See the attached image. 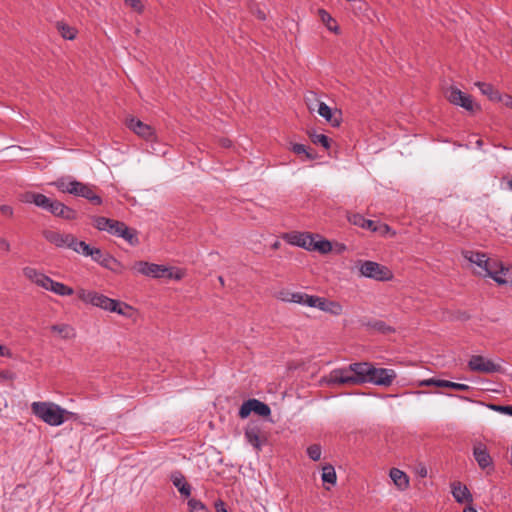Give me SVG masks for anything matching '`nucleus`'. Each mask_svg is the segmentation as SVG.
Here are the masks:
<instances>
[{"label": "nucleus", "mask_w": 512, "mask_h": 512, "mask_svg": "<svg viewBox=\"0 0 512 512\" xmlns=\"http://www.w3.org/2000/svg\"><path fill=\"white\" fill-rule=\"evenodd\" d=\"M395 370L377 368L369 362L351 363L347 367L330 372L328 382L338 385H361L365 383L389 387L396 379Z\"/></svg>", "instance_id": "nucleus-1"}, {"label": "nucleus", "mask_w": 512, "mask_h": 512, "mask_svg": "<svg viewBox=\"0 0 512 512\" xmlns=\"http://www.w3.org/2000/svg\"><path fill=\"white\" fill-rule=\"evenodd\" d=\"M78 298L85 304L101 308L105 311L115 312L119 315L130 316L132 307L120 301L111 299L103 294L93 290L79 289L77 291Z\"/></svg>", "instance_id": "nucleus-2"}, {"label": "nucleus", "mask_w": 512, "mask_h": 512, "mask_svg": "<svg viewBox=\"0 0 512 512\" xmlns=\"http://www.w3.org/2000/svg\"><path fill=\"white\" fill-rule=\"evenodd\" d=\"M31 410L36 417L50 426H60L65 422L66 415H72L71 412L53 402H33Z\"/></svg>", "instance_id": "nucleus-3"}, {"label": "nucleus", "mask_w": 512, "mask_h": 512, "mask_svg": "<svg viewBox=\"0 0 512 512\" xmlns=\"http://www.w3.org/2000/svg\"><path fill=\"white\" fill-rule=\"evenodd\" d=\"M132 270L138 274L153 278H168L179 280L182 278L180 271H173V269L155 263L146 261H137L133 264Z\"/></svg>", "instance_id": "nucleus-4"}, {"label": "nucleus", "mask_w": 512, "mask_h": 512, "mask_svg": "<svg viewBox=\"0 0 512 512\" xmlns=\"http://www.w3.org/2000/svg\"><path fill=\"white\" fill-rule=\"evenodd\" d=\"M359 264L360 274L366 278H371L376 281H389L393 278L392 271L377 262L366 260L361 261Z\"/></svg>", "instance_id": "nucleus-5"}, {"label": "nucleus", "mask_w": 512, "mask_h": 512, "mask_svg": "<svg viewBox=\"0 0 512 512\" xmlns=\"http://www.w3.org/2000/svg\"><path fill=\"white\" fill-rule=\"evenodd\" d=\"M468 368L472 372L492 374L502 370L500 362H495L481 355H473L468 361Z\"/></svg>", "instance_id": "nucleus-6"}, {"label": "nucleus", "mask_w": 512, "mask_h": 512, "mask_svg": "<svg viewBox=\"0 0 512 512\" xmlns=\"http://www.w3.org/2000/svg\"><path fill=\"white\" fill-rule=\"evenodd\" d=\"M307 300L308 307L317 308L331 315L339 316L343 312V306L337 301L328 300L324 297L314 295H310Z\"/></svg>", "instance_id": "nucleus-7"}, {"label": "nucleus", "mask_w": 512, "mask_h": 512, "mask_svg": "<svg viewBox=\"0 0 512 512\" xmlns=\"http://www.w3.org/2000/svg\"><path fill=\"white\" fill-rule=\"evenodd\" d=\"M445 96L450 103L456 106H460L467 111L472 112L476 107L472 97L469 94L462 92L457 87L451 86L446 89Z\"/></svg>", "instance_id": "nucleus-8"}, {"label": "nucleus", "mask_w": 512, "mask_h": 512, "mask_svg": "<svg viewBox=\"0 0 512 512\" xmlns=\"http://www.w3.org/2000/svg\"><path fill=\"white\" fill-rule=\"evenodd\" d=\"M126 125L131 131L146 141H154L156 139L154 129L135 117L128 118Z\"/></svg>", "instance_id": "nucleus-9"}, {"label": "nucleus", "mask_w": 512, "mask_h": 512, "mask_svg": "<svg viewBox=\"0 0 512 512\" xmlns=\"http://www.w3.org/2000/svg\"><path fill=\"white\" fill-rule=\"evenodd\" d=\"M314 234L306 232H292L284 235V239L291 245L310 251Z\"/></svg>", "instance_id": "nucleus-10"}, {"label": "nucleus", "mask_w": 512, "mask_h": 512, "mask_svg": "<svg viewBox=\"0 0 512 512\" xmlns=\"http://www.w3.org/2000/svg\"><path fill=\"white\" fill-rule=\"evenodd\" d=\"M244 436L246 441L253 446L257 451H260L262 448L263 441L265 440L263 436L262 429L257 424L248 425L245 429Z\"/></svg>", "instance_id": "nucleus-11"}, {"label": "nucleus", "mask_w": 512, "mask_h": 512, "mask_svg": "<svg viewBox=\"0 0 512 512\" xmlns=\"http://www.w3.org/2000/svg\"><path fill=\"white\" fill-rule=\"evenodd\" d=\"M46 211L50 212L56 217H60L66 220H73L76 218V212L72 208L54 199L51 200Z\"/></svg>", "instance_id": "nucleus-12"}, {"label": "nucleus", "mask_w": 512, "mask_h": 512, "mask_svg": "<svg viewBox=\"0 0 512 512\" xmlns=\"http://www.w3.org/2000/svg\"><path fill=\"white\" fill-rule=\"evenodd\" d=\"M473 456L478 466L485 470L487 468L493 469V460L490 456L486 446L482 443H477L473 448Z\"/></svg>", "instance_id": "nucleus-13"}, {"label": "nucleus", "mask_w": 512, "mask_h": 512, "mask_svg": "<svg viewBox=\"0 0 512 512\" xmlns=\"http://www.w3.org/2000/svg\"><path fill=\"white\" fill-rule=\"evenodd\" d=\"M75 188L74 196L83 197L94 205H100L102 203L101 197L94 192L93 186L77 181Z\"/></svg>", "instance_id": "nucleus-14"}, {"label": "nucleus", "mask_w": 512, "mask_h": 512, "mask_svg": "<svg viewBox=\"0 0 512 512\" xmlns=\"http://www.w3.org/2000/svg\"><path fill=\"white\" fill-rule=\"evenodd\" d=\"M310 297L309 294L302 292H291L288 289H282L276 293V298L289 303H297L307 306V299Z\"/></svg>", "instance_id": "nucleus-15"}, {"label": "nucleus", "mask_w": 512, "mask_h": 512, "mask_svg": "<svg viewBox=\"0 0 512 512\" xmlns=\"http://www.w3.org/2000/svg\"><path fill=\"white\" fill-rule=\"evenodd\" d=\"M71 235L69 233H61L54 230H45L43 232V237L50 242L51 244H54L56 247L59 248H68L69 243L71 241Z\"/></svg>", "instance_id": "nucleus-16"}, {"label": "nucleus", "mask_w": 512, "mask_h": 512, "mask_svg": "<svg viewBox=\"0 0 512 512\" xmlns=\"http://www.w3.org/2000/svg\"><path fill=\"white\" fill-rule=\"evenodd\" d=\"M51 198L44 194L27 191L21 195V201L27 204H34L35 206L46 210L51 202Z\"/></svg>", "instance_id": "nucleus-17"}, {"label": "nucleus", "mask_w": 512, "mask_h": 512, "mask_svg": "<svg viewBox=\"0 0 512 512\" xmlns=\"http://www.w3.org/2000/svg\"><path fill=\"white\" fill-rule=\"evenodd\" d=\"M503 266L498 260L487 257L484 268L482 270H475V273L482 277H491L496 282V278L500 276V268Z\"/></svg>", "instance_id": "nucleus-18"}, {"label": "nucleus", "mask_w": 512, "mask_h": 512, "mask_svg": "<svg viewBox=\"0 0 512 512\" xmlns=\"http://www.w3.org/2000/svg\"><path fill=\"white\" fill-rule=\"evenodd\" d=\"M452 495L458 503H470L472 502V494L466 485L461 482H454L451 485Z\"/></svg>", "instance_id": "nucleus-19"}, {"label": "nucleus", "mask_w": 512, "mask_h": 512, "mask_svg": "<svg viewBox=\"0 0 512 512\" xmlns=\"http://www.w3.org/2000/svg\"><path fill=\"white\" fill-rule=\"evenodd\" d=\"M24 276L35 283L36 285L46 289L48 282L50 280V277L43 274L42 272L36 270L32 267H25L23 269Z\"/></svg>", "instance_id": "nucleus-20"}, {"label": "nucleus", "mask_w": 512, "mask_h": 512, "mask_svg": "<svg viewBox=\"0 0 512 512\" xmlns=\"http://www.w3.org/2000/svg\"><path fill=\"white\" fill-rule=\"evenodd\" d=\"M170 479L181 495L185 497L190 496L191 486L185 481V477L180 471L173 472Z\"/></svg>", "instance_id": "nucleus-21"}, {"label": "nucleus", "mask_w": 512, "mask_h": 512, "mask_svg": "<svg viewBox=\"0 0 512 512\" xmlns=\"http://www.w3.org/2000/svg\"><path fill=\"white\" fill-rule=\"evenodd\" d=\"M76 183V179L67 176L58 178L56 181L52 182L51 185L55 186L62 193L74 195V191H76Z\"/></svg>", "instance_id": "nucleus-22"}, {"label": "nucleus", "mask_w": 512, "mask_h": 512, "mask_svg": "<svg viewBox=\"0 0 512 512\" xmlns=\"http://www.w3.org/2000/svg\"><path fill=\"white\" fill-rule=\"evenodd\" d=\"M463 257L476 266L475 270H482L487 260L486 254L474 251H464Z\"/></svg>", "instance_id": "nucleus-23"}, {"label": "nucleus", "mask_w": 512, "mask_h": 512, "mask_svg": "<svg viewBox=\"0 0 512 512\" xmlns=\"http://www.w3.org/2000/svg\"><path fill=\"white\" fill-rule=\"evenodd\" d=\"M45 290L51 291L59 296H70L74 293L71 287L61 282L54 281L52 278H50Z\"/></svg>", "instance_id": "nucleus-24"}, {"label": "nucleus", "mask_w": 512, "mask_h": 512, "mask_svg": "<svg viewBox=\"0 0 512 512\" xmlns=\"http://www.w3.org/2000/svg\"><path fill=\"white\" fill-rule=\"evenodd\" d=\"M390 478L394 482V484L399 487L400 489H406L409 485V478L408 476L397 468H392L390 470Z\"/></svg>", "instance_id": "nucleus-25"}, {"label": "nucleus", "mask_w": 512, "mask_h": 512, "mask_svg": "<svg viewBox=\"0 0 512 512\" xmlns=\"http://www.w3.org/2000/svg\"><path fill=\"white\" fill-rule=\"evenodd\" d=\"M331 250L332 245L328 240L322 239L319 235H314L310 251H318L322 254H327Z\"/></svg>", "instance_id": "nucleus-26"}, {"label": "nucleus", "mask_w": 512, "mask_h": 512, "mask_svg": "<svg viewBox=\"0 0 512 512\" xmlns=\"http://www.w3.org/2000/svg\"><path fill=\"white\" fill-rule=\"evenodd\" d=\"M62 339H72L76 336L75 329L68 324H57L51 327Z\"/></svg>", "instance_id": "nucleus-27"}, {"label": "nucleus", "mask_w": 512, "mask_h": 512, "mask_svg": "<svg viewBox=\"0 0 512 512\" xmlns=\"http://www.w3.org/2000/svg\"><path fill=\"white\" fill-rule=\"evenodd\" d=\"M310 96L313 98L315 102V106H317V112L320 116H322L325 120L331 121L332 119V111L331 108L324 102L317 101L316 95L314 93H310Z\"/></svg>", "instance_id": "nucleus-28"}, {"label": "nucleus", "mask_w": 512, "mask_h": 512, "mask_svg": "<svg viewBox=\"0 0 512 512\" xmlns=\"http://www.w3.org/2000/svg\"><path fill=\"white\" fill-rule=\"evenodd\" d=\"M119 237L126 240L132 246H136L139 244L137 231L135 229L129 228L127 225H125L124 228L121 230V234Z\"/></svg>", "instance_id": "nucleus-29"}, {"label": "nucleus", "mask_w": 512, "mask_h": 512, "mask_svg": "<svg viewBox=\"0 0 512 512\" xmlns=\"http://www.w3.org/2000/svg\"><path fill=\"white\" fill-rule=\"evenodd\" d=\"M365 325L370 330L380 332L383 334H386V333H389L392 331V328L390 326H388L384 321H381V320L369 321Z\"/></svg>", "instance_id": "nucleus-30"}, {"label": "nucleus", "mask_w": 512, "mask_h": 512, "mask_svg": "<svg viewBox=\"0 0 512 512\" xmlns=\"http://www.w3.org/2000/svg\"><path fill=\"white\" fill-rule=\"evenodd\" d=\"M321 478L324 483H329V484L334 485L337 480V476H336L334 467L331 465H327V466L323 467Z\"/></svg>", "instance_id": "nucleus-31"}, {"label": "nucleus", "mask_w": 512, "mask_h": 512, "mask_svg": "<svg viewBox=\"0 0 512 512\" xmlns=\"http://www.w3.org/2000/svg\"><path fill=\"white\" fill-rule=\"evenodd\" d=\"M496 282L500 285L510 284L512 285V267H501L500 276L496 278Z\"/></svg>", "instance_id": "nucleus-32"}, {"label": "nucleus", "mask_w": 512, "mask_h": 512, "mask_svg": "<svg viewBox=\"0 0 512 512\" xmlns=\"http://www.w3.org/2000/svg\"><path fill=\"white\" fill-rule=\"evenodd\" d=\"M476 85L479 87L480 91L489 97L491 100H498L499 94L493 88V86L489 83L477 82Z\"/></svg>", "instance_id": "nucleus-33"}, {"label": "nucleus", "mask_w": 512, "mask_h": 512, "mask_svg": "<svg viewBox=\"0 0 512 512\" xmlns=\"http://www.w3.org/2000/svg\"><path fill=\"white\" fill-rule=\"evenodd\" d=\"M253 407L254 409L252 410V412L260 416L267 417L271 414L270 407L257 399H253Z\"/></svg>", "instance_id": "nucleus-34"}, {"label": "nucleus", "mask_w": 512, "mask_h": 512, "mask_svg": "<svg viewBox=\"0 0 512 512\" xmlns=\"http://www.w3.org/2000/svg\"><path fill=\"white\" fill-rule=\"evenodd\" d=\"M90 257L97 263L107 266V262L112 260L109 255H104L99 248H93Z\"/></svg>", "instance_id": "nucleus-35"}, {"label": "nucleus", "mask_w": 512, "mask_h": 512, "mask_svg": "<svg viewBox=\"0 0 512 512\" xmlns=\"http://www.w3.org/2000/svg\"><path fill=\"white\" fill-rule=\"evenodd\" d=\"M113 219L98 216L94 218V226L100 231H107L111 228Z\"/></svg>", "instance_id": "nucleus-36"}, {"label": "nucleus", "mask_w": 512, "mask_h": 512, "mask_svg": "<svg viewBox=\"0 0 512 512\" xmlns=\"http://www.w3.org/2000/svg\"><path fill=\"white\" fill-rule=\"evenodd\" d=\"M320 16L322 21L326 24L327 28L330 31H338V26L329 13H327L325 10H320Z\"/></svg>", "instance_id": "nucleus-37"}, {"label": "nucleus", "mask_w": 512, "mask_h": 512, "mask_svg": "<svg viewBox=\"0 0 512 512\" xmlns=\"http://www.w3.org/2000/svg\"><path fill=\"white\" fill-rule=\"evenodd\" d=\"M310 138H311V141L314 143V144H320L322 145L325 149H328L330 147V140L329 138L324 135V134H318V133H313V134H310Z\"/></svg>", "instance_id": "nucleus-38"}, {"label": "nucleus", "mask_w": 512, "mask_h": 512, "mask_svg": "<svg viewBox=\"0 0 512 512\" xmlns=\"http://www.w3.org/2000/svg\"><path fill=\"white\" fill-rule=\"evenodd\" d=\"M187 504L190 512H208L207 507L200 500L192 498Z\"/></svg>", "instance_id": "nucleus-39"}, {"label": "nucleus", "mask_w": 512, "mask_h": 512, "mask_svg": "<svg viewBox=\"0 0 512 512\" xmlns=\"http://www.w3.org/2000/svg\"><path fill=\"white\" fill-rule=\"evenodd\" d=\"M253 409H254L253 399H249V400L245 401L239 409L240 418H242V419L247 418L251 414Z\"/></svg>", "instance_id": "nucleus-40"}, {"label": "nucleus", "mask_w": 512, "mask_h": 512, "mask_svg": "<svg viewBox=\"0 0 512 512\" xmlns=\"http://www.w3.org/2000/svg\"><path fill=\"white\" fill-rule=\"evenodd\" d=\"M441 387L452 388L458 391H468L470 389V386H468L467 384L456 383L448 380H442Z\"/></svg>", "instance_id": "nucleus-41"}, {"label": "nucleus", "mask_w": 512, "mask_h": 512, "mask_svg": "<svg viewBox=\"0 0 512 512\" xmlns=\"http://www.w3.org/2000/svg\"><path fill=\"white\" fill-rule=\"evenodd\" d=\"M58 29H59L62 37L65 39L72 40L76 36L75 30L65 24H59Z\"/></svg>", "instance_id": "nucleus-42"}, {"label": "nucleus", "mask_w": 512, "mask_h": 512, "mask_svg": "<svg viewBox=\"0 0 512 512\" xmlns=\"http://www.w3.org/2000/svg\"><path fill=\"white\" fill-rule=\"evenodd\" d=\"M307 454L313 461L319 460L321 457V446L318 444L310 445L307 448Z\"/></svg>", "instance_id": "nucleus-43"}, {"label": "nucleus", "mask_w": 512, "mask_h": 512, "mask_svg": "<svg viewBox=\"0 0 512 512\" xmlns=\"http://www.w3.org/2000/svg\"><path fill=\"white\" fill-rule=\"evenodd\" d=\"M292 151L295 153V154H298V155H301V154H305L306 158L307 159H313L314 158V155H312L306 148L305 145L303 144H299V143H294L292 144V147H291Z\"/></svg>", "instance_id": "nucleus-44"}, {"label": "nucleus", "mask_w": 512, "mask_h": 512, "mask_svg": "<svg viewBox=\"0 0 512 512\" xmlns=\"http://www.w3.org/2000/svg\"><path fill=\"white\" fill-rule=\"evenodd\" d=\"M125 225L126 224L123 222L112 220L111 228H109L108 233L119 237L121 234V230L124 228Z\"/></svg>", "instance_id": "nucleus-45"}, {"label": "nucleus", "mask_w": 512, "mask_h": 512, "mask_svg": "<svg viewBox=\"0 0 512 512\" xmlns=\"http://www.w3.org/2000/svg\"><path fill=\"white\" fill-rule=\"evenodd\" d=\"M85 243L86 242L84 241H79L74 235H71V241L68 248L80 254Z\"/></svg>", "instance_id": "nucleus-46"}, {"label": "nucleus", "mask_w": 512, "mask_h": 512, "mask_svg": "<svg viewBox=\"0 0 512 512\" xmlns=\"http://www.w3.org/2000/svg\"><path fill=\"white\" fill-rule=\"evenodd\" d=\"M348 219H349L350 223H352L353 225H356L359 227L365 226L366 219L358 213L352 214L351 216H349Z\"/></svg>", "instance_id": "nucleus-47"}, {"label": "nucleus", "mask_w": 512, "mask_h": 512, "mask_svg": "<svg viewBox=\"0 0 512 512\" xmlns=\"http://www.w3.org/2000/svg\"><path fill=\"white\" fill-rule=\"evenodd\" d=\"M124 2L139 13L143 11V5L140 0H124Z\"/></svg>", "instance_id": "nucleus-48"}, {"label": "nucleus", "mask_w": 512, "mask_h": 512, "mask_svg": "<svg viewBox=\"0 0 512 512\" xmlns=\"http://www.w3.org/2000/svg\"><path fill=\"white\" fill-rule=\"evenodd\" d=\"M491 408L495 411H499V412H502V413H505L507 415H510L512 416V406H497V405H492Z\"/></svg>", "instance_id": "nucleus-49"}, {"label": "nucleus", "mask_w": 512, "mask_h": 512, "mask_svg": "<svg viewBox=\"0 0 512 512\" xmlns=\"http://www.w3.org/2000/svg\"><path fill=\"white\" fill-rule=\"evenodd\" d=\"M0 250L3 251V252H10L11 250V244L10 242L4 238V237H1L0 236Z\"/></svg>", "instance_id": "nucleus-50"}, {"label": "nucleus", "mask_w": 512, "mask_h": 512, "mask_svg": "<svg viewBox=\"0 0 512 512\" xmlns=\"http://www.w3.org/2000/svg\"><path fill=\"white\" fill-rule=\"evenodd\" d=\"M0 212L4 216L12 217L13 213H14V210H13L12 206H10V205H1L0 206Z\"/></svg>", "instance_id": "nucleus-51"}, {"label": "nucleus", "mask_w": 512, "mask_h": 512, "mask_svg": "<svg viewBox=\"0 0 512 512\" xmlns=\"http://www.w3.org/2000/svg\"><path fill=\"white\" fill-rule=\"evenodd\" d=\"M441 381H442L441 379L430 378V379L424 380L421 384L424 386L441 387Z\"/></svg>", "instance_id": "nucleus-52"}, {"label": "nucleus", "mask_w": 512, "mask_h": 512, "mask_svg": "<svg viewBox=\"0 0 512 512\" xmlns=\"http://www.w3.org/2000/svg\"><path fill=\"white\" fill-rule=\"evenodd\" d=\"M498 100L502 101L505 106L512 108V96H510V95H504L503 97L499 96Z\"/></svg>", "instance_id": "nucleus-53"}, {"label": "nucleus", "mask_w": 512, "mask_h": 512, "mask_svg": "<svg viewBox=\"0 0 512 512\" xmlns=\"http://www.w3.org/2000/svg\"><path fill=\"white\" fill-rule=\"evenodd\" d=\"M215 509H216V512H228L227 509L225 508V504L222 500H218L215 502Z\"/></svg>", "instance_id": "nucleus-54"}, {"label": "nucleus", "mask_w": 512, "mask_h": 512, "mask_svg": "<svg viewBox=\"0 0 512 512\" xmlns=\"http://www.w3.org/2000/svg\"><path fill=\"white\" fill-rule=\"evenodd\" d=\"M0 356L1 357H8V358H11L12 357V352L4 347L3 345L0 344Z\"/></svg>", "instance_id": "nucleus-55"}, {"label": "nucleus", "mask_w": 512, "mask_h": 512, "mask_svg": "<svg viewBox=\"0 0 512 512\" xmlns=\"http://www.w3.org/2000/svg\"><path fill=\"white\" fill-rule=\"evenodd\" d=\"M94 247H90L87 243L84 244V246L82 247V252L80 254L84 255V256H90L92 253V249Z\"/></svg>", "instance_id": "nucleus-56"}, {"label": "nucleus", "mask_w": 512, "mask_h": 512, "mask_svg": "<svg viewBox=\"0 0 512 512\" xmlns=\"http://www.w3.org/2000/svg\"><path fill=\"white\" fill-rule=\"evenodd\" d=\"M362 228H366V229H369V230H372V231L376 230V226H375L374 221L368 220V219L365 220V226H362Z\"/></svg>", "instance_id": "nucleus-57"}, {"label": "nucleus", "mask_w": 512, "mask_h": 512, "mask_svg": "<svg viewBox=\"0 0 512 512\" xmlns=\"http://www.w3.org/2000/svg\"><path fill=\"white\" fill-rule=\"evenodd\" d=\"M256 15H257V17H258L260 20H265V19H266V15H265V13H264L263 11L259 10V9L257 10Z\"/></svg>", "instance_id": "nucleus-58"}, {"label": "nucleus", "mask_w": 512, "mask_h": 512, "mask_svg": "<svg viewBox=\"0 0 512 512\" xmlns=\"http://www.w3.org/2000/svg\"><path fill=\"white\" fill-rule=\"evenodd\" d=\"M418 473H419V475H420L421 477H426V475H427V470H426V468H425V467H422V468L419 470V472H418Z\"/></svg>", "instance_id": "nucleus-59"}, {"label": "nucleus", "mask_w": 512, "mask_h": 512, "mask_svg": "<svg viewBox=\"0 0 512 512\" xmlns=\"http://www.w3.org/2000/svg\"><path fill=\"white\" fill-rule=\"evenodd\" d=\"M463 512H477V510L472 506H468L464 509Z\"/></svg>", "instance_id": "nucleus-60"}, {"label": "nucleus", "mask_w": 512, "mask_h": 512, "mask_svg": "<svg viewBox=\"0 0 512 512\" xmlns=\"http://www.w3.org/2000/svg\"><path fill=\"white\" fill-rule=\"evenodd\" d=\"M476 146H477V148H478V149H481V148H482V146H483V141H482L481 139H478V140L476 141Z\"/></svg>", "instance_id": "nucleus-61"}, {"label": "nucleus", "mask_w": 512, "mask_h": 512, "mask_svg": "<svg viewBox=\"0 0 512 512\" xmlns=\"http://www.w3.org/2000/svg\"><path fill=\"white\" fill-rule=\"evenodd\" d=\"M507 187L510 191H512V178L507 181Z\"/></svg>", "instance_id": "nucleus-62"}, {"label": "nucleus", "mask_w": 512, "mask_h": 512, "mask_svg": "<svg viewBox=\"0 0 512 512\" xmlns=\"http://www.w3.org/2000/svg\"><path fill=\"white\" fill-rule=\"evenodd\" d=\"M280 246V242L279 241H276L273 245H272V248L273 249H278Z\"/></svg>", "instance_id": "nucleus-63"}, {"label": "nucleus", "mask_w": 512, "mask_h": 512, "mask_svg": "<svg viewBox=\"0 0 512 512\" xmlns=\"http://www.w3.org/2000/svg\"><path fill=\"white\" fill-rule=\"evenodd\" d=\"M223 146L229 147L230 146V141L229 140H224L223 141Z\"/></svg>", "instance_id": "nucleus-64"}]
</instances>
